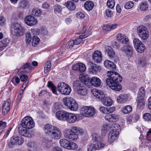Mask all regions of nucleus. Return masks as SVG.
<instances>
[{
	"mask_svg": "<svg viewBox=\"0 0 151 151\" xmlns=\"http://www.w3.org/2000/svg\"><path fill=\"white\" fill-rule=\"evenodd\" d=\"M108 78L106 80L107 85L112 90L119 91L122 88L119 82L122 81L121 76L115 71H108L107 73Z\"/></svg>",
	"mask_w": 151,
	"mask_h": 151,
	"instance_id": "1",
	"label": "nucleus"
},
{
	"mask_svg": "<svg viewBox=\"0 0 151 151\" xmlns=\"http://www.w3.org/2000/svg\"><path fill=\"white\" fill-rule=\"evenodd\" d=\"M83 133V131L82 129L74 126L71 129H67L65 130L64 131V136L68 139L76 141L78 139V134L81 135Z\"/></svg>",
	"mask_w": 151,
	"mask_h": 151,
	"instance_id": "2",
	"label": "nucleus"
},
{
	"mask_svg": "<svg viewBox=\"0 0 151 151\" xmlns=\"http://www.w3.org/2000/svg\"><path fill=\"white\" fill-rule=\"evenodd\" d=\"M44 130L46 134L50 135L51 138L54 139H59L62 136L60 129L50 124H45L44 126Z\"/></svg>",
	"mask_w": 151,
	"mask_h": 151,
	"instance_id": "3",
	"label": "nucleus"
},
{
	"mask_svg": "<svg viewBox=\"0 0 151 151\" xmlns=\"http://www.w3.org/2000/svg\"><path fill=\"white\" fill-rule=\"evenodd\" d=\"M64 104L70 110L76 111L78 109L77 102L73 98L70 97H65L63 99Z\"/></svg>",
	"mask_w": 151,
	"mask_h": 151,
	"instance_id": "4",
	"label": "nucleus"
},
{
	"mask_svg": "<svg viewBox=\"0 0 151 151\" xmlns=\"http://www.w3.org/2000/svg\"><path fill=\"white\" fill-rule=\"evenodd\" d=\"M73 86L79 96H85L87 94V90L86 87L80 84L79 81H74L73 83Z\"/></svg>",
	"mask_w": 151,
	"mask_h": 151,
	"instance_id": "5",
	"label": "nucleus"
},
{
	"mask_svg": "<svg viewBox=\"0 0 151 151\" xmlns=\"http://www.w3.org/2000/svg\"><path fill=\"white\" fill-rule=\"evenodd\" d=\"M12 31L13 34L17 37H20L24 35L25 29L19 23L16 22L11 24Z\"/></svg>",
	"mask_w": 151,
	"mask_h": 151,
	"instance_id": "6",
	"label": "nucleus"
},
{
	"mask_svg": "<svg viewBox=\"0 0 151 151\" xmlns=\"http://www.w3.org/2000/svg\"><path fill=\"white\" fill-rule=\"evenodd\" d=\"M80 113L83 116L90 117L94 115L95 109L93 107L85 106L81 108Z\"/></svg>",
	"mask_w": 151,
	"mask_h": 151,
	"instance_id": "7",
	"label": "nucleus"
},
{
	"mask_svg": "<svg viewBox=\"0 0 151 151\" xmlns=\"http://www.w3.org/2000/svg\"><path fill=\"white\" fill-rule=\"evenodd\" d=\"M57 89L60 93L64 95H69L71 91V87L64 82L59 83Z\"/></svg>",
	"mask_w": 151,
	"mask_h": 151,
	"instance_id": "8",
	"label": "nucleus"
},
{
	"mask_svg": "<svg viewBox=\"0 0 151 151\" xmlns=\"http://www.w3.org/2000/svg\"><path fill=\"white\" fill-rule=\"evenodd\" d=\"M22 127H24L28 129H31L35 126V122L30 116H27L24 117L22 120Z\"/></svg>",
	"mask_w": 151,
	"mask_h": 151,
	"instance_id": "9",
	"label": "nucleus"
},
{
	"mask_svg": "<svg viewBox=\"0 0 151 151\" xmlns=\"http://www.w3.org/2000/svg\"><path fill=\"white\" fill-rule=\"evenodd\" d=\"M138 35L141 39L146 40L149 37V32L147 28L143 26H140L137 28Z\"/></svg>",
	"mask_w": 151,
	"mask_h": 151,
	"instance_id": "10",
	"label": "nucleus"
},
{
	"mask_svg": "<svg viewBox=\"0 0 151 151\" xmlns=\"http://www.w3.org/2000/svg\"><path fill=\"white\" fill-rule=\"evenodd\" d=\"M25 23L28 26H33L37 24L38 21L37 19L32 15H28L24 18Z\"/></svg>",
	"mask_w": 151,
	"mask_h": 151,
	"instance_id": "11",
	"label": "nucleus"
},
{
	"mask_svg": "<svg viewBox=\"0 0 151 151\" xmlns=\"http://www.w3.org/2000/svg\"><path fill=\"white\" fill-rule=\"evenodd\" d=\"M121 50L126 53V56L129 59L132 57L134 50L131 45H124L121 48Z\"/></svg>",
	"mask_w": 151,
	"mask_h": 151,
	"instance_id": "12",
	"label": "nucleus"
},
{
	"mask_svg": "<svg viewBox=\"0 0 151 151\" xmlns=\"http://www.w3.org/2000/svg\"><path fill=\"white\" fill-rule=\"evenodd\" d=\"M78 120L77 114H76L67 112L65 121L69 124L76 122Z\"/></svg>",
	"mask_w": 151,
	"mask_h": 151,
	"instance_id": "13",
	"label": "nucleus"
},
{
	"mask_svg": "<svg viewBox=\"0 0 151 151\" xmlns=\"http://www.w3.org/2000/svg\"><path fill=\"white\" fill-rule=\"evenodd\" d=\"M104 144L101 141L94 142L93 144H91L88 147V151H94L95 150H99L104 147Z\"/></svg>",
	"mask_w": 151,
	"mask_h": 151,
	"instance_id": "14",
	"label": "nucleus"
},
{
	"mask_svg": "<svg viewBox=\"0 0 151 151\" xmlns=\"http://www.w3.org/2000/svg\"><path fill=\"white\" fill-rule=\"evenodd\" d=\"M24 142V139L22 136H13L10 139V142L12 145H20Z\"/></svg>",
	"mask_w": 151,
	"mask_h": 151,
	"instance_id": "15",
	"label": "nucleus"
},
{
	"mask_svg": "<svg viewBox=\"0 0 151 151\" xmlns=\"http://www.w3.org/2000/svg\"><path fill=\"white\" fill-rule=\"evenodd\" d=\"M67 112L62 110L58 111L55 113V117L59 120L65 121Z\"/></svg>",
	"mask_w": 151,
	"mask_h": 151,
	"instance_id": "16",
	"label": "nucleus"
},
{
	"mask_svg": "<svg viewBox=\"0 0 151 151\" xmlns=\"http://www.w3.org/2000/svg\"><path fill=\"white\" fill-rule=\"evenodd\" d=\"M119 118V116L117 114H107L104 116V119L108 122H114L117 121Z\"/></svg>",
	"mask_w": 151,
	"mask_h": 151,
	"instance_id": "17",
	"label": "nucleus"
},
{
	"mask_svg": "<svg viewBox=\"0 0 151 151\" xmlns=\"http://www.w3.org/2000/svg\"><path fill=\"white\" fill-rule=\"evenodd\" d=\"M93 60L96 63H99L102 60L101 52L99 51H95L92 55Z\"/></svg>",
	"mask_w": 151,
	"mask_h": 151,
	"instance_id": "18",
	"label": "nucleus"
},
{
	"mask_svg": "<svg viewBox=\"0 0 151 151\" xmlns=\"http://www.w3.org/2000/svg\"><path fill=\"white\" fill-rule=\"evenodd\" d=\"M117 41L124 44H128L129 40L127 37L121 33H119L116 36Z\"/></svg>",
	"mask_w": 151,
	"mask_h": 151,
	"instance_id": "19",
	"label": "nucleus"
},
{
	"mask_svg": "<svg viewBox=\"0 0 151 151\" xmlns=\"http://www.w3.org/2000/svg\"><path fill=\"white\" fill-rule=\"evenodd\" d=\"M92 93L95 96L100 100L103 99L105 96L103 92L98 89H93L92 91Z\"/></svg>",
	"mask_w": 151,
	"mask_h": 151,
	"instance_id": "20",
	"label": "nucleus"
},
{
	"mask_svg": "<svg viewBox=\"0 0 151 151\" xmlns=\"http://www.w3.org/2000/svg\"><path fill=\"white\" fill-rule=\"evenodd\" d=\"M73 70L79 71L81 72H84L86 69L85 65L82 63H78L74 65L73 66Z\"/></svg>",
	"mask_w": 151,
	"mask_h": 151,
	"instance_id": "21",
	"label": "nucleus"
},
{
	"mask_svg": "<svg viewBox=\"0 0 151 151\" xmlns=\"http://www.w3.org/2000/svg\"><path fill=\"white\" fill-rule=\"evenodd\" d=\"M105 67L108 69L115 70L116 68L115 65L112 62L109 60H106L104 62Z\"/></svg>",
	"mask_w": 151,
	"mask_h": 151,
	"instance_id": "22",
	"label": "nucleus"
},
{
	"mask_svg": "<svg viewBox=\"0 0 151 151\" xmlns=\"http://www.w3.org/2000/svg\"><path fill=\"white\" fill-rule=\"evenodd\" d=\"M90 83L93 86L96 87H98L101 85V81L99 78L94 76L91 78Z\"/></svg>",
	"mask_w": 151,
	"mask_h": 151,
	"instance_id": "23",
	"label": "nucleus"
},
{
	"mask_svg": "<svg viewBox=\"0 0 151 151\" xmlns=\"http://www.w3.org/2000/svg\"><path fill=\"white\" fill-rule=\"evenodd\" d=\"M91 67L88 69L89 72L91 74H96L100 70V67L94 63H92Z\"/></svg>",
	"mask_w": 151,
	"mask_h": 151,
	"instance_id": "24",
	"label": "nucleus"
},
{
	"mask_svg": "<svg viewBox=\"0 0 151 151\" xmlns=\"http://www.w3.org/2000/svg\"><path fill=\"white\" fill-rule=\"evenodd\" d=\"M128 96L127 94H121L117 98V101L119 103H123L127 101Z\"/></svg>",
	"mask_w": 151,
	"mask_h": 151,
	"instance_id": "25",
	"label": "nucleus"
},
{
	"mask_svg": "<svg viewBox=\"0 0 151 151\" xmlns=\"http://www.w3.org/2000/svg\"><path fill=\"white\" fill-rule=\"evenodd\" d=\"M64 5L70 11L74 10L76 8V6L74 3L70 1L65 2L64 4Z\"/></svg>",
	"mask_w": 151,
	"mask_h": 151,
	"instance_id": "26",
	"label": "nucleus"
},
{
	"mask_svg": "<svg viewBox=\"0 0 151 151\" xmlns=\"http://www.w3.org/2000/svg\"><path fill=\"white\" fill-rule=\"evenodd\" d=\"M10 103L9 101H4L2 107V113L5 115L6 114L10 109Z\"/></svg>",
	"mask_w": 151,
	"mask_h": 151,
	"instance_id": "27",
	"label": "nucleus"
},
{
	"mask_svg": "<svg viewBox=\"0 0 151 151\" xmlns=\"http://www.w3.org/2000/svg\"><path fill=\"white\" fill-rule=\"evenodd\" d=\"M39 144L34 142L30 141L27 144L28 148L30 151L35 150L38 147Z\"/></svg>",
	"mask_w": 151,
	"mask_h": 151,
	"instance_id": "28",
	"label": "nucleus"
},
{
	"mask_svg": "<svg viewBox=\"0 0 151 151\" xmlns=\"http://www.w3.org/2000/svg\"><path fill=\"white\" fill-rule=\"evenodd\" d=\"M29 129L24 127H22L19 128V132L21 135L23 136L28 137L29 134Z\"/></svg>",
	"mask_w": 151,
	"mask_h": 151,
	"instance_id": "29",
	"label": "nucleus"
},
{
	"mask_svg": "<svg viewBox=\"0 0 151 151\" xmlns=\"http://www.w3.org/2000/svg\"><path fill=\"white\" fill-rule=\"evenodd\" d=\"M105 51L108 56L110 57H113L115 55V52L112 47L109 46L105 47Z\"/></svg>",
	"mask_w": 151,
	"mask_h": 151,
	"instance_id": "30",
	"label": "nucleus"
},
{
	"mask_svg": "<svg viewBox=\"0 0 151 151\" xmlns=\"http://www.w3.org/2000/svg\"><path fill=\"white\" fill-rule=\"evenodd\" d=\"M103 99L102 104L105 106H109L112 104V100L110 98L105 96L104 98Z\"/></svg>",
	"mask_w": 151,
	"mask_h": 151,
	"instance_id": "31",
	"label": "nucleus"
},
{
	"mask_svg": "<svg viewBox=\"0 0 151 151\" xmlns=\"http://www.w3.org/2000/svg\"><path fill=\"white\" fill-rule=\"evenodd\" d=\"M137 107L138 108L142 109L145 105V101L144 99L137 98Z\"/></svg>",
	"mask_w": 151,
	"mask_h": 151,
	"instance_id": "32",
	"label": "nucleus"
},
{
	"mask_svg": "<svg viewBox=\"0 0 151 151\" xmlns=\"http://www.w3.org/2000/svg\"><path fill=\"white\" fill-rule=\"evenodd\" d=\"M60 144L61 147L68 149L69 144V141L66 139H62L60 140Z\"/></svg>",
	"mask_w": 151,
	"mask_h": 151,
	"instance_id": "33",
	"label": "nucleus"
},
{
	"mask_svg": "<svg viewBox=\"0 0 151 151\" xmlns=\"http://www.w3.org/2000/svg\"><path fill=\"white\" fill-rule=\"evenodd\" d=\"M93 3L91 1H87L84 4V7L85 9L88 11L91 10L94 6Z\"/></svg>",
	"mask_w": 151,
	"mask_h": 151,
	"instance_id": "34",
	"label": "nucleus"
},
{
	"mask_svg": "<svg viewBox=\"0 0 151 151\" xmlns=\"http://www.w3.org/2000/svg\"><path fill=\"white\" fill-rule=\"evenodd\" d=\"M79 78L82 82L84 83L88 81L90 79L88 76L84 74H81L79 76Z\"/></svg>",
	"mask_w": 151,
	"mask_h": 151,
	"instance_id": "35",
	"label": "nucleus"
},
{
	"mask_svg": "<svg viewBox=\"0 0 151 151\" xmlns=\"http://www.w3.org/2000/svg\"><path fill=\"white\" fill-rule=\"evenodd\" d=\"M145 95V89L143 87L139 88L138 94V98L144 99Z\"/></svg>",
	"mask_w": 151,
	"mask_h": 151,
	"instance_id": "36",
	"label": "nucleus"
},
{
	"mask_svg": "<svg viewBox=\"0 0 151 151\" xmlns=\"http://www.w3.org/2000/svg\"><path fill=\"white\" fill-rule=\"evenodd\" d=\"M88 36L85 35H81L79 36V37L76 39L75 41V44L77 45L79 44L82 41V39L85 38Z\"/></svg>",
	"mask_w": 151,
	"mask_h": 151,
	"instance_id": "37",
	"label": "nucleus"
},
{
	"mask_svg": "<svg viewBox=\"0 0 151 151\" xmlns=\"http://www.w3.org/2000/svg\"><path fill=\"white\" fill-rule=\"evenodd\" d=\"M92 139L94 142L101 141L102 138L100 135L97 134L93 133L92 135Z\"/></svg>",
	"mask_w": 151,
	"mask_h": 151,
	"instance_id": "38",
	"label": "nucleus"
},
{
	"mask_svg": "<svg viewBox=\"0 0 151 151\" xmlns=\"http://www.w3.org/2000/svg\"><path fill=\"white\" fill-rule=\"evenodd\" d=\"M148 7L147 2L146 1H143L140 5V8L142 11H146Z\"/></svg>",
	"mask_w": 151,
	"mask_h": 151,
	"instance_id": "39",
	"label": "nucleus"
},
{
	"mask_svg": "<svg viewBox=\"0 0 151 151\" xmlns=\"http://www.w3.org/2000/svg\"><path fill=\"white\" fill-rule=\"evenodd\" d=\"M132 110V107L129 105L124 106L122 109V112L125 114H128Z\"/></svg>",
	"mask_w": 151,
	"mask_h": 151,
	"instance_id": "40",
	"label": "nucleus"
},
{
	"mask_svg": "<svg viewBox=\"0 0 151 151\" xmlns=\"http://www.w3.org/2000/svg\"><path fill=\"white\" fill-rule=\"evenodd\" d=\"M42 10L38 9H33L32 11V14L35 16H40L42 13Z\"/></svg>",
	"mask_w": 151,
	"mask_h": 151,
	"instance_id": "41",
	"label": "nucleus"
},
{
	"mask_svg": "<svg viewBox=\"0 0 151 151\" xmlns=\"http://www.w3.org/2000/svg\"><path fill=\"white\" fill-rule=\"evenodd\" d=\"M51 65V64L50 61H47L44 67V72L45 73H47L50 70Z\"/></svg>",
	"mask_w": 151,
	"mask_h": 151,
	"instance_id": "42",
	"label": "nucleus"
},
{
	"mask_svg": "<svg viewBox=\"0 0 151 151\" xmlns=\"http://www.w3.org/2000/svg\"><path fill=\"white\" fill-rule=\"evenodd\" d=\"M48 87L51 89L53 93L55 94H57L56 89L55 86L50 81H48L47 84Z\"/></svg>",
	"mask_w": 151,
	"mask_h": 151,
	"instance_id": "43",
	"label": "nucleus"
},
{
	"mask_svg": "<svg viewBox=\"0 0 151 151\" xmlns=\"http://www.w3.org/2000/svg\"><path fill=\"white\" fill-rule=\"evenodd\" d=\"M108 130V125L105 124L103 125L101 130V133L103 137L104 136L106 135Z\"/></svg>",
	"mask_w": 151,
	"mask_h": 151,
	"instance_id": "44",
	"label": "nucleus"
},
{
	"mask_svg": "<svg viewBox=\"0 0 151 151\" xmlns=\"http://www.w3.org/2000/svg\"><path fill=\"white\" fill-rule=\"evenodd\" d=\"M135 48L138 52L142 53L145 50V47L144 45L142 43L141 44H140V45Z\"/></svg>",
	"mask_w": 151,
	"mask_h": 151,
	"instance_id": "45",
	"label": "nucleus"
},
{
	"mask_svg": "<svg viewBox=\"0 0 151 151\" xmlns=\"http://www.w3.org/2000/svg\"><path fill=\"white\" fill-rule=\"evenodd\" d=\"M40 41V39L36 36H34L32 37V45L34 46H36L39 43Z\"/></svg>",
	"mask_w": 151,
	"mask_h": 151,
	"instance_id": "46",
	"label": "nucleus"
},
{
	"mask_svg": "<svg viewBox=\"0 0 151 151\" xmlns=\"http://www.w3.org/2000/svg\"><path fill=\"white\" fill-rule=\"evenodd\" d=\"M28 5V2L25 0H22L19 1V8H24Z\"/></svg>",
	"mask_w": 151,
	"mask_h": 151,
	"instance_id": "47",
	"label": "nucleus"
},
{
	"mask_svg": "<svg viewBox=\"0 0 151 151\" xmlns=\"http://www.w3.org/2000/svg\"><path fill=\"white\" fill-rule=\"evenodd\" d=\"M133 43L134 47L135 48L137 47L138 46L140 45V44H142V43L139 39L136 38L133 40Z\"/></svg>",
	"mask_w": 151,
	"mask_h": 151,
	"instance_id": "48",
	"label": "nucleus"
},
{
	"mask_svg": "<svg viewBox=\"0 0 151 151\" xmlns=\"http://www.w3.org/2000/svg\"><path fill=\"white\" fill-rule=\"evenodd\" d=\"M62 7L59 5H56L54 6V11L56 14H60L62 10Z\"/></svg>",
	"mask_w": 151,
	"mask_h": 151,
	"instance_id": "49",
	"label": "nucleus"
},
{
	"mask_svg": "<svg viewBox=\"0 0 151 151\" xmlns=\"http://www.w3.org/2000/svg\"><path fill=\"white\" fill-rule=\"evenodd\" d=\"M134 4L132 1H129L127 2L125 4L124 6L126 9H129L132 8L134 6Z\"/></svg>",
	"mask_w": 151,
	"mask_h": 151,
	"instance_id": "50",
	"label": "nucleus"
},
{
	"mask_svg": "<svg viewBox=\"0 0 151 151\" xmlns=\"http://www.w3.org/2000/svg\"><path fill=\"white\" fill-rule=\"evenodd\" d=\"M78 147L77 145L74 142H69V144L68 149L69 150H75Z\"/></svg>",
	"mask_w": 151,
	"mask_h": 151,
	"instance_id": "51",
	"label": "nucleus"
},
{
	"mask_svg": "<svg viewBox=\"0 0 151 151\" xmlns=\"http://www.w3.org/2000/svg\"><path fill=\"white\" fill-rule=\"evenodd\" d=\"M32 36L30 33L26 34V41L27 44H29L31 42Z\"/></svg>",
	"mask_w": 151,
	"mask_h": 151,
	"instance_id": "52",
	"label": "nucleus"
},
{
	"mask_svg": "<svg viewBox=\"0 0 151 151\" xmlns=\"http://www.w3.org/2000/svg\"><path fill=\"white\" fill-rule=\"evenodd\" d=\"M115 4V2L114 0H108L107 2V6L111 9L113 8Z\"/></svg>",
	"mask_w": 151,
	"mask_h": 151,
	"instance_id": "53",
	"label": "nucleus"
},
{
	"mask_svg": "<svg viewBox=\"0 0 151 151\" xmlns=\"http://www.w3.org/2000/svg\"><path fill=\"white\" fill-rule=\"evenodd\" d=\"M111 128V130L113 131H119L118 130L120 129V127L119 124H115L112 125Z\"/></svg>",
	"mask_w": 151,
	"mask_h": 151,
	"instance_id": "54",
	"label": "nucleus"
},
{
	"mask_svg": "<svg viewBox=\"0 0 151 151\" xmlns=\"http://www.w3.org/2000/svg\"><path fill=\"white\" fill-rule=\"evenodd\" d=\"M99 110L101 112L104 114H107L108 107L104 106H101L99 108Z\"/></svg>",
	"mask_w": 151,
	"mask_h": 151,
	"instance_id": "55",
	"label": "nucleus"
},
{
	"mask_svg": "<svg viewBox=\"0 0 151 151\" xmlns=\"http://www.w3.org/2000/svg\"><path fill=\"white\" fill-rule=\"evenodd\" d=\"M143 118L145 121H149L151 119V115L148 113H145L143 115Z\"/></svg>",
	"mask_w": 151,
	"mask_h": 151,
	"instance_id": "56",
	"label": "nucleus"
},
{
	"mask_svg": "<svg viewBox=\"0 0 151 151\" xmlns=\"http://www.w3.org/2000/svg\"><path fill=\"white\" fill-rule=\"evenodd\" d=\"M76 16L78 18L82 19L85 17V15L83 12H79L77 13Z\"/></svg>",
	"mask_w": 151,
	"mask_h": 151,
	"instance_id": "57",
	"label": "nucleus"
},
{
	"mask_svg": "<svg viewBox=\"0 0 151 151\" xmlns=\"http://www.w3.org/2000/svg\"><path fill=\"white\" fill-rule=\"evenodd\" d=\"M117 138L115 136H110L109 135L108 138V142L110 143H112Z\"/></svg>",
	"mask_w": 151,
	"mask_h": 151,
	"instance_id": "58",
	"label": "nucleus"
},
{
	"mask_svg": "<svg viewBox=\"0 0 151 151\" xmlns=\"http://www.w3.org/2000/svg\"><path fill=\"white\" fill-rule=\"evenodd\" d=\"M12 82L14 84L19 83L20 81L19 78L17 77H14L12 80Z\"/></svg>",
	"mask_w": 151,
	"mask_h": 151,
	"instance_id": "59",
	"label": "nucleus"
},
{
	"mask_svg": "<svg viewBox=\"0 0 151 151\" xmlns=\"http://www.w3.org/2000/svg\"><path fill=\"white\" fill-rule=\"evenodd\" d=\"M119 134V131H113L111 130L110 133H109V135L110 136H115L117 138V136Z\"/></svg>",
	"mask_w": 151,
	"mask_h": 151,
	"instance_id": "60",
	"label": "nucleus"
},
{
	"mask_svg": "<svg viewBox=\"0 0 151 151\" xmlns=\"http://www.w3.org/2000/svg\"><path fill=\"white\" fill-rule=\"evenodd\" d=\"M1 41L2 42L4 43V44H5V45H6L7 47L9 45L10 42L9 40L6 38L3 39Z\"/></svg>",
	"mask_w": 151,
	"mask_h": 151,
	"instance_id": "61",
	"label": "nucleus"
},
{
	"mask_svg": "<svg viewBox=\"0 0 151 151\" xmlns=\"http://www.w3.org/2000/svg\"><path fill=\"white\" fill-rule=\"evenodd\" d=\"M5 24V19L2 16H0V25L3 26Z\"/></svg>",
	"mask_w": 151,
	"mask_h": 151,
	"instance_id": "62",
	"label": "nucleus"
},
{
	"mask_svg": "<svg viewBox=\"0 0 151 151\" xmlns=\"http://www.w3.org/2000/svg\"><path fill=\"white\" fill-rule=\"evenodd\" d=\"M6 125V123L5 122H0V130L4 128Z\"/></svg>",
	"mask_w": 151,
	"mask_h": 151,
	"instance_id": "63",
	"label": "nucleus"
},
{
	"mask_svg": "<svg viewBox=\"0 0 151 151\" xmlns=\"http://www.w3.org/2000/svg\"><path fill=\"white\" fill-rule=\"evenodd\" d=\"M75 44V41L73 40H71L68 42L67 47L68 48H72Z\"/></svg>",
	"mask_w": 151,
	"mask_h": 151,
	"instance_id": "64",
	"label": "nucleus"
}]
</instances>
